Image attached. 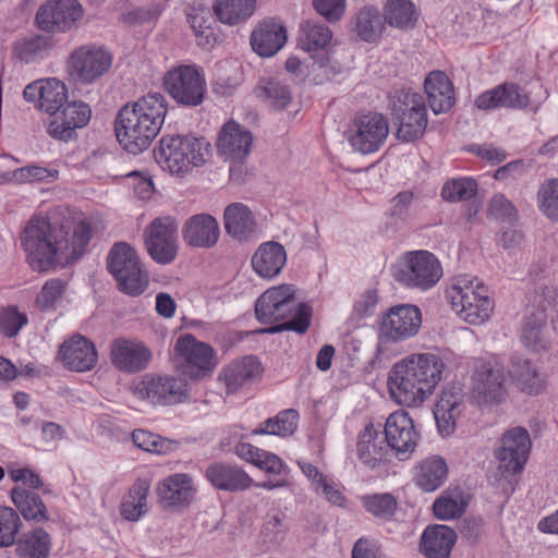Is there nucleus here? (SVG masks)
<instances>
[{
  "label": "nucleus",
  "instance_id": "8",
  "mask_svg": "<svg viewBox=\"0 0 558 558\" xmlns=\"http://www.w3.org/2000/svg\"><path fill=\"white\" fill-rule=\"evenodd\" d=\"M112 63L113 56L105 46L84 44L71 51L65 68L74 83L92 85L110 71Z\"/></svg>",
  "mask_w": 558,
  "mask_h": 558
},
{
  "label": "nucleus",
  "instance_id": "58",
  "mask_svg": "<svg viewBox=\"0 0 558 558\" xmlns=\"http://www.w3.org/2000/svg\"><path fill=\"white\" fill-rule=\"evenodd\" d=\"M477 192V182L470 177L450 179L441 189V196L447 202H462L472 198Z\"/></svg>",
  "mask_w": 558,
  "mask_h": 558
},
{
  "label": "nucleus",
  "instance_id": "33",
  "mask_svg": "<svg viewBox=\"0 0 558 558\" xmlns=\"http://www.w3.org/2000/svg\"><path fill=\"white\" fill-rule=\"evenodd\" d=\"M62 363L72 371L86 372L92 369L98 359L95 344L81 335H74L60 347Z\"/></svg>",
  "mask_w": 558,
  "mask_h": 558
},
{
  "label": "nucleus",
  "instance_id": "6",
  "mask_svg": "<svg viewBox=\"0 0 558 558\" xmlns=\"http://www.w3.org/2000/svg\"><path fill=\"white\" fill-rule=\"evenodd\" d=\"M210 143L192 135H163L154 149L158 166L177 178H183L210 157Z\"/></svg>",
  "mask_w": 558,
  "mask_h": 558
},
{
  "label": "nucleus",
  "instance_id": "24",
  "mask_svg": "<svg viewBox=\"0 0 558 558\" xmlns=\"http://www.w3.org/2000/svg\"><path fill=\"white\" fill-rule=\"evenodd\" d=\"M155 490L158 502L170 510L186 509L197 495V486L187 473H173L161 478Z\"/></svg>",
  "mask_w": 558,
  "mask_h": 558
},
{
  "label": "nucleus",
  "instance_id": "28",
  "mask_svg": "<svg viewBox=\"0 0 558 558\" xmlns=\"http://www.w3.org/2000/svg\"><path fill=\"white\" fill-rule=\"evenodd\" d=\"M356 452L360 461L368 469L384 472L392 459V452L385 445L380 432L372 424H367L360 433Z\"/></svg>",
  "mask_w": 558,
  "mask_h": 558
},
{
  "label": "nucleus",
  "instance_id": "48",
  "mask_svg": "<svg viewBox=\"0 0 558 558\" xmlns=\"http://www.w3.org/2000/svg\"><path fill=\"white\" fill-rule=\"evenodd\" d=\"M253 93L256 98L277 110L286 109L292 101L290 88L274 78H262Z\"/></svg>",
  "mask_w": 558,
  "mask_h": 558
},
{
  "label": "nucleus",
  "instance_id": "46",
  "mask_svg": "<svg viewBox=\"0 0 558 558\" xmlns=\"http://www.w3.org/2000/svg\"><path fill=\"white\" fill-rule=\"evenodd\" d=\"M447 473L445 460L440 457H430L418 465L415 483L424 492H435L445 483Z\"/></svg>",
  "mask_w": 558,
  "mask_h": 558
},
{
  "label": "nucleus",
  "instance_id": "61",
  "mask_svg": "<svg viewBox=\"0 0 558 558\" xmlns=\"http://www.w3.org/2000/svg\"><path fill=\"white\" fill-rule=\"evenodd\" d=\"M7 473L9 478L16 484L28 489H40L44 482L38 473L28 466H21L17 463H10L7 465Z\"/></svg>",
  "mask_w": 558,
  "mask_h": 558
},
{
  "label": "nucleus",
  "instance_id": "30",
  "mask_svg": "<svg viewBox=\"0 0 558 558\" xmlns=\"http://www.w3.org/2000/svg\"><path fill=\"white\" fill-rule=\"evenodd\" d=\"M332 40L333 34L327 25L306 21L300 27L298 46L313 59H316L319 53L326 54V58L318 60L319 66L326 68L333 46Z\"/></svg>",
  "mask_w": 558,
  "mask_h": 558
},
{
  "label": "nucleus",
  "instance_id": "9",
  "mask_svg": "<svg viewBox=\"0 0 558 558\" xmlns=\"http://www.w3.org/2000/svg\"><path fill=\"white\" fill-rule=\"evenodd\" d=\"M504 363L489 355L476 360L471 377L470 398L476 405L500 403L507 395Z\"/></svg>",
  "mask_w": 558,
  "mask_h": 558
},
{
  "label": "nucleus",
  "instance_id": "64",
  "mask_svg": "<svg viewBox=\"0 0 558 558\" xmlns=\"http://www.w3.org/2000/svg\"><path fill=\"white\" fill-rule=\"evenodd\" d=\"M313 7L316 12L327 22L339 21L345 12V0H313Z\"/></svg>",
  "mask_w": 558,
  "mask_h": 558
},
{
  "label": "nucleus",
  "instance_id": "45",
  "mask_svg": "<svg viewBox=\"0 0 558 558\" xmlns=\"http://www.w3.org/2000/svg\"><path fill=\"white\" fill-rule=\"evenodd\" d=\"M11 500L26 521L43 522L48 520L47 508L41 498L22 486H14L10 493Z\"/></svg>",
  "mask_w": 558,
  "mask_h": 558
},
{
  "label": "nucleus",
  "instance_id": "17",
  "mask_svg": "<svg viewBox=\"0 0 558 558\" xmlns=\"http://www.w3.org/2000/svg\"><path fill=\"white\" fill-rule=\"evenodd\" d=\"M92 119V108L82 100L66 101L45 121L47 134L60 142L69 143L77 137V131L86 128Z\"/></svg>",
  "mask_w": 558,
  "mask_h": 558
},
{
  "label": "nucleus",
  "instance_id": "52",
  "mask_svg": "<svg viewBox=\"0 0 558 558\" xmlns=\"http://www.w3.org/2000/svg\"><path fill=\"white\" fill-rule=\"evenodd\" d=\"M132 440L136 447L155 454H170L180 448L178 440L162 437L146 429L134 430Z\"/></svg>",
  "mask_w": 558,
  "mask_h": 558
},
{
  "label": "nucleus",
  "instance_id": "56",
  "mask_svg": "<svg viewBox=\"0 0 558 558\" xmlns=\"http://www.w3.org/2000/svg\"><path fill=\"white\" fill-rule=\"evenodd\" d=\"M299 414L295 410H284L265 422V426L252 432L254 435L270 434L280 437L292 435L298 427Z\"/></svg>",
  "mask_w": 558,
  "mask_h": 558
},
{
  "label": "nucleus",
  "instance_id": "38",
  "mask_svg": "<svg viewBox=\"0 0 558 558\" xmlns=\"http://www.w3.org/2000/svg\"><path fill=\"white\" fill-rule=\"evenodd\" d=\"M478 109L524 108L529 105V96L515 84H501L482 93L475 100Z\"/></svg>",
  "mask_w": 558,
  "mask_h": 558
},
{
  "label": "nucleus",
  "instance_id": "51",
  "mask_svg": "<svg viewBox=\"0 0 558 558\" xmlns=\"http://www.w3.org/2000/svg\"><path fill=\"white\" fill-rule=\"evenodd\" d=\"M547 331L544 315L527 317L522 325L520 340L525 348L538 352L545 350L549 343Z\"/></svg>",
  "mask_w": 558,
  "mask_h": 558
},
{
  "label": "nucleus",
  "instance_id": "5",
  "mask_svg": "<svg viewBox=\"0 0 558 558\" xmlns=\"http://www.w3.org/2000/svg\"><path fill=\"white\" fill-rule=\"evenodd\" d=\"M445 299L453 314L470 326L487 324L495 312V300L488 286L474 275L452 277L446 287Z\"/></svg>",
  "mask_w": 558,
  "mask_h": 558
},
{
  "label": "nucleus",
  "instance_id": "19",
  "mask_svg": "<svg viewBox=\"0 0 558 558\" xmlns=\"http://www.w3.org/2000/svg\"><path fill=\"white\" fill-rule=\"evenodd\" d=\"M532 441L529 432L523 427H512L504 433L500 446L495 451L498 470L502 475H514L524 469Z\"/></svg>",
  "mask_w": 558,
  "mask_h": 558
},
{
  "label": "nucleus",
  "instance_id": "26",
  "mask_svg": "<svg viewBox=\"0 0 558 558\" xmlns=\"http://www.w3.org/2000/svg\"><path fill=\"white\" fill-rule=\"evenodd\" d=\"M216 147L226 160L242 162L252 150L253 134L239 122L229 120L218 132Z\"/></svg>",
  "mask_w": 558,
  "mask_h": 558
},
{
  "label": "nucleus",
  "instance_id": "31",
  "mask_svg": "<svg viewBox=\"0 0 558 558\" xmlns=\"http://www.w3.org/2000/svg\"><path fill=\"white\" fill-rule=\"evenodd\" d=\"M287 264V251L275 241L262 243L251 257L254 274L264 280H274Z\"/></svg>",
  "mask_w": 558,
  "mask_h": 558
},
{
  "label": "nucleus",
  "instance_id": "57",
  "mask_svg": "<svg viewBox=\"0 0 558 558\" xmlns=\"http://www.w3.org/2000/svg\"><path fill=\"white\" fill-rule=\"evenodd\" d=\"M361 501L368 513L384 520L390 519L398 507L397 498L390 493L365 495Z\"/></svg>",
  "mask_w": 558,
  "mask_h": 558
},
{
  "label": "nucleus",
  "instance_id": "54",
  "mask_svg": "<svg viewBox=\"0 0 558 558\" xmlns=\"http://www.w3.org/2000/svg\"><path fill=\"white\" fill-rule=\"evenodd\" d=\"M466 500L459 490L446 492L433 504V513L438 520H452L462 515Z\"/></svg>",
  "mask_w": 558,
  "mask_h": 558
},
{
  "label": "nucleus",
  "instance_id": "50",
  "mask_svg": "<svg viewBox=\"0 0 558 558\" xmlns=\"http://www.w3.org/2000/svg\"><path fill=\"white\" fill-rule=\"evenodd\" d=\"M187 22L193 29L198 47L209 50L216 44V35L211 27V14L207 8H193L187 13Z\"/></svg>",
  "mask_w": 558,
  "mask_h": 558
},
{
  "label": "nucleus",
  "instance_id": "29",
  "mask_svg": "<svg viewBox=\"0 0 558 558\" xmlns=\"http://www.w3.org/2000/svg\"><path fill=\"white\" fill-rule=\"evenodd\" d=\"M508 373L515 388L526 396L537 397L547 390V374L535 362L513 356Z\"/></svg>",
  "mask_w": 558,
  "mask_h": 558
},
{
  "label": "nucleus",
  "instance_id": "21",
  "mask_svg": "<svg viewBox=\"0 0 558 558\" xmlns=\"http://www.w3.org/2000/svg\"><path fill=\"white\" fill-rule=\"evenodd\" d=\"M145 243L151 258L159 264L171 263L178 253V223L170 216L156 218L145 230Z\"/></svg>",
  "mask_w": 558,
  "mask_h": 558
},
{
  "label": "nucleus",
  "instance_id": "1",
  "mask_svg": "<svg viewBox=\"0 0 558 558\" xmlns=\"http://www.w3.org/2000/svg\"><path fill=\"white\" fill-rule=\"evenodd\" d=\"M90 236V227L83 216L66 218L62 223L34 216L26 222L20 241L32 269L46 271L80 256Z\"/></svg>",
  "mask_w": 558,
  "mask_h": 558
},
{
  "label": "nucleus",
  "instance_id": "3",
  "mask_svg": "<svg viewBox=\"0 0 558 558\" xmlns=\"http://www.w3.org/2000/svg\"><path fill=\"white\" fill-rule=\"evenodd\" d=\"M167 113V99L157 92L125 104L119 110L114 124L121 147L133 155L143 153L159 134Z\"/></svg>",
  "mask_w": 558,
  "mask_h": 558
},
{
  "label": "nucleus",
  "instance_id": "62",
  "mask_svg": "<svg viewBox=\"0 0 558 558\" xmlns=\"http://www.w3.org/2000/svg\"><path fill=\"white\" fill-rule=\"evenodd\" d=\"M65 291V283L60 279L48 280L37 295L36 304L41 310L54 308Z\"/></svg>",
  "mask_w": 558,
  "mask_h": 558
},
{
  "label": "nucleus",
  "instance_id": "63",
  "mask_svg": "<svg viewBox=\"0 0 558 558\" xmlns=\"http://www.w3.org/2000/svg\"><path fill=\"white\" fill-rule=\"evenodd\" d=\"M27 324V316L15 306L0 311V331L7 337H15Z\"/></svg>",
  "mask_w": 558,
  "mask_h": 558
},
{
  "label": "nucleus",
  "instance_id": "35",
  "mask_svg": "<svg viewBox=\"0 0 558 558\" xmlns=\"http://www.w3.org/2000/svg\"><path fill=\"white\" fill-rule=\"evenodd\" d=\"M287 29L281 22L265 20L251 34L252 49L263 58L275 56L287 43Z\"/></svg>",
  "mask_w": 558,
  "mask_h": 558
},
{
  "label": "nucleus",
  "instance_id": "53",
  "mask_svg": "<svg viewBox=\"0 0 558 558\" xmlns=\"http://www.w3.org/2000/svg\"><path fill=\"white\" fill-rule=\"evenodd\" d=\"M163 11L165 5L157 0L149 4L126 9L121 13L120 21L128 26H151L156 24Z\"/></svg>",
  "mask_w": 558,
  "mask_h": 558
},
{
  "label": "nucleus",
  "instance_id": "40",
  "mask_svg": "<svg viewBox=\"0 0 558 558\" xmlns=\"http://www.w3.org/2000/svg\"><path fill=\"white\" fill-rule=\"evenodd\" d=\"M150 481L138 477L122 496L120 502V515L130 522L140 521L148 511V495Z\"/></svg>",
  "mask_w": 558,
  "mask_h": 558
},
{
  "label": "nucleus",
  "instance_id": "47",
  "mask_svg": "<svg viewBox=\"0 0 558 558\" xmlns=\"http://www.w3.org/2000/svg\"><path fill=\"white\" fill-rule=\"evenodd\" d=\"M385 24L379 10L374 5H365L359 10L354 19L356 36L366 43H376L383 35Z\"/></svg>",
  "mask_w": 558,
  "mask_h": 558
},
{
  "label": "nucleus",
  "instance_id": "20",
  "mask_svg": "<svg viewBox=\"0 0 558 558\" xmlns=\"http://www.w3.org/2000/svg\"><path fill=\"white\" fill-rule=\"evenodd\" d=\"M387 447L402 459L409 458L415 450L420 432L408 411L399 409L388 415L384 425Z\"/></svg>",
  "mask_w": 558,
  "mask_h": 558
},
{
  "label": "nucleus",
  "instance_id": "60",
  "mask_svg": "<svg viewBox=\"0 0 558 558\" xmlns=\"http://www.w3.org/2000/svg\"><path fill=\"white\" fill-rule=\"evenodd\" d=\"M19 514L10 507H0V546L9 547L15 542L20 531Z\"/></svg>",
  "mask_w": 558,
  "mask_h": 558
},
{
  "label": "nucleus",
  "instance_id": "59",
  "mask_svg": "<svg viewBox=\"0 0 558 558\" xmlns=\"http://www.w3.org/2000/svg\"><path fill=\"white\" fill-rule=\"evenodd\" d=\"M537 206L548 219L558 220V179H550L539 186Z\"/></svg>",
  "mask_w": 558,
  "mask_h": 558
},
{
  "label": "nucleus",
  "instance_id": "41",
  "mask_svg": "<svg viewBox=\"0 0 558 558\" xmlns=\"http://www.w3.org/2000/svg\"><path fill=\"white\" fill-rule=\"evenodd\" d=\"M384 22L398 31L413 29L420 19V10L412 0H387L383 8Z\"/></svg>",
  "mask_w": 558,
  "mask_h": 558
},
{
  "label": "nucleus",
  "instance_id": "43",
  "mask_svg": "<svg viewBox=\"0 0 558 558\" xmlns=\"http://www.w3.org/2000/svg\"><path fill=\"white\" fill-rule=\"evenodd\" d=\"M208 481L223 490H240L251 486L252 478L235 465L215 463L206 470Z\"/></svg>",
  "mask_w": 558,
  "mask_h": 558
},
{
  "label": "nucleus",
  "instance_id": "34",
  "mask_svg": "<svg viewBox=\"0 0 558 558\" xmlns=\"http://www.w3.org/2000/svg\"><path fill=\"white\" fill-rule=\"evenodd\" d=\"M264 367L255 356L247 355L234 360L227 365L220 375L227 391L236 392L239 389L259 380L263 376Z\"/></svg>",
  "mask_w": 558,
  "mask_h": 558
},
{
  "label": "nucleus",
  "instance_id": "36",
  "mask_svg": "<svg viewBox=\"0 0 558 558\" xmlns=\"http://www.w3.org/2000/svg\"><path fill=\"white\" fill-rule=\"evenodd\" d=\"M458 535L444 524L427 525L420 539V551L425 558H450Z\"/></svg>",
  "mask_w": 558,
  "mask_h": 558
},
{
  "label": "nucleus",
  "instance_id": "44",
  "mask_svg": "<svg viewBox=\"0 0 558 558\" xmlns=\"http://www.w3.org/2000/svg\"><path fill=\"white\" fill-rule=\"evenodd\" d=\"M257 0H215L213 11L222 24L234 26L246 22L255 13Z\"/></svg>",
  "mask_w": 558,
  "mask_h": 558
},
{
  "label": "nucleus",
  "instance_id": "23",
  "mask_svg": "<svg viewBox=\"0 0 558 558\" xmlns=\"http://www.w3.org/2000/svg\"><path fill=\"white\" fill-rule=\"evenodd\" d=\"M23 98L51 117L65 105L69 90L66 84L60 78L46 77L27 84L23 90Z\"/></svg>",
  "mask_w": 558,
  "mask_h": 558
},
{
  "label": "nucleus",
  "instance_id": "42",
  "mask_svg": "<svg viewBox=\"0 0 558 558\" xmlns=\"http://www.w3.org/2000/svg\"><path fill=\"white\" fill-rule=\"evenodd\" d=\"M223 221L227 233L240 241L248 239L256 229L254 215L242 203H233L227 206Z\"/></svg>",
  "mask_w": 558,
  "mask_h": 558
},
{
  "label": "nucleus",
  "instance_id": "16",
  "mask_svg": "<svg viewBox=\"0 0 558 558\" xmlns=\"http://www.w3.org/2000/svg\"><path fill=\"white\" fill-rule=\"evenodd\" d=\"M422 326V312L413 304H399L381 316L379 343H399L416 336Z\"/></svg>",
  "mask_w": 558,
  "mask_h": 558
},
{
  "label": "nucleus",
  "instance_id": "55",
  "mask_svg": "<svg viewBox=\"0 0 558 558\" xmlns=\"http://www.w3.org/2000/svg\"><path fill=\"white\" fill-rule=\"evenodd\" d=\"M60 171L56 165H27L15 169V184L53 183L59 179Z\"/></svg>",
  "mask_w": 558,
  "mask_h": 558
},
{
  "label": "nucleus",
  "instance_id": "49",
  "mask_svg": "<svg viewBox=\"0 0 558 558\" xmlns=\"http://www.w3.org/2000/svg\"><path fill=\"white\" fill-rule=\"evenodd\" d=\"M50 548V535L40 527L25 533L16 543L19 558H48Z\"/></svg>",
  "mask_w": 558,
  "mask_h": 558
},
{
  "label": "nucleus",
  "instance_id": "4",
  "mask_svg": "<svg viewBox=\"0 0 558 558\" xmlns=\"http://www.w3.org/2000/svg\"><path fill=\"white\" fill-rule=\"evenodd\" d=\"M312 306L296 299L293 284L281 283L267 289L255 303L256 318L263 324L279 326L267 329L268 332L293 330L304 333L312 319Z\"/></svg>",
  "mask_w": 558,
  "mask_h": 558
},
{
  "label": "nucleus",
  "instance_id": "2",
  "mask_svg": "<svg viewBox=\"0 0 558 558\" xmlns=\"http://www.w3.org/2000/svg\"><path fill=\"white\" fill-rule=\"evenodd\" d=\"M446 364L436 353H411L391 366L387 374L390 400L405 409H420L435 393Z\"/></svg>",
  "mask_w": 558,
  "mask_h": 558
},
{
  "label": "nucleus",
  "instance_id": "32",
  "mask_svg": "<svg viewBox=\"0 0 558 558\" xmlns=\"http://www.w3.org/2000/svg\"><path fill=\"white\" fill-rule=\"evenodd\" d=\"M220 235V227L209 214L191 216L182 228L184 242L193 247L210 248L216 245Z\"/></svg>",
  "mask_w": 558,
  "mask_h": 558
},
{
  "label": "nucleus",
  "instance_id": "7",
  "mask_svg": "<svg viewBox=\"0 0 558 558\" xmlns=\"http://www.w3.org/2000/svg\"><path fill=\"white\" fill-rule=\"evenodd\" d=\"M391 272L400 284L421 292L435 288L444 276L441 262L427 250L402 253L391 265Z\"/></svg>",
  "mask_w": 558,
  "mask_h": 558
},
{
  "label": "nucleus",
  "instance_id": "18",
  "mask_svg": "<svg viewBox=\"0 0 558 558\" xmlns=\"http://www.w3.org/2000/svg\"><path fill=\"white\" fill-rule=\"evenodd\" d=\"M133 392L154 405H172L187 398L185 380L172 376L145 375L134 383Z\"/></svg>",
  "mask_w": 558,
  "mask_h": 558
},
{
  "label": "nucleus",
  "instance_id": "14",
  "mask_svg": "<svg viewBox=\"0 0 558 558\" xmlns=\"http://www.w3.org/2000/svg\"><path fill=\"white\" fill-rule=\"evenodd\" d=\"M389 135L387 118L378 112L359 114L352 121L347 140L351 148L362 155L378 151Z\"/></svg>",
  "mask_w": 558,
  "mask_h": 558
},
{
  "label": "nucleus",
  "instance_id": "22",
  "mask_svg": "<svg viewBox=\"0 0 558 558\" xmlns=\"http://www.w3.org/2000/svg\"><path fill=\"white\" fill-rule=\"evenodd\" d=\"M235 453L239 458L257 466L266 474L275 476V478L257 484V487L270 490L287 485L289 468L277 454L254 447L248 442L238 444Z\"/></svg>",
  "mask_w": 558,
  "mask_h": 558
},
{
  "label": "nucleus",
  "instance_id": "37",
  "mask_svg": "<svg viewBox=\"0 0 558 558\" xmlns=\"http://www.w3.org/2000/svg\"><path fill=\"white\" fill-rule=\"evenodd\" d=\"M54 47L56 40L51 35L33 34L14 41L12 56L24 64L39 63L50 56Z\"/></svg>",
  "mask_w": 558,
  "mask_h": 558
},
{
  "label": "nucleus",
  "instance_id": "25",
  "mask_svg": "<svg viewBox=\"0 0 558 558\" xmlns=\"http://www.w3.org/2000/svg\"><path fill=\"white\" fill-rule=\"evenodd\" d=\"M174 351L185 362L192 376H205L217 365L214 349L191 333H184L177 339Z\"/></svg>",
  "mask_w": 558,
  "mask_h": 558
},
{
  "label": "nucleus",
  "instance_id": "39",
  "mask_svg": "<svg viewBox=\"0 0 558 558\" xmlns=\"http://www.w3.org/2000/svg\"><path fill=\"white\" fill-rule=\"evenodd\" d=\"M424 89L435 114L447 112L454 105V88L442 71H432L424 81Z\"/></svg>",
  "mask_w": 558,
  "mask_h": 558
},
{
  "label": "nucleus",
  "instance_id": "11",
  "mask_svg": "<svg viewBox=\"0 0 558 558\" xmlns=\"http://www.w3.org/2000/svg\"><path fill=\"white\" fill-rule=\"evenodd\" d=\"M108 270L117 279L120 290L129 295H140L148 286V274L136 251L128 243L112 246L108 255Z\"/></svg>",
  "mask_w": 558,
  "mask_h": 558
},
{
  "label": "nucleus",
  "instance_id": "13",
  "mask_svg": "<svg viewBox=\"0 0 558 558\" xmlns=\"http://www.w3.org/2000/svg\"><path fill=\"white\" fill-rule=\"evenodd\" d=\"M162 86L179 105L199 106L206 95V78L196 64H177L171 66L162 77Z\"/></svg>",
  "mask_w": 558,
  "mask_h": 558
},
{
  "label": "nucleus",
  "instance_id": "27",
  "mask_svg": "<svg viewBox=\"0 0 558 558\" xmlns=\"http://www.w3.org/2000/svg\"><path fill=\"white\" fill-rule=\"evenodd\" d=\"M151 357L149 348L138 340L119 338L110 345L111 363L123 373L133 374L147 368Z\"/></svg>",
  "mask_w": 558,
  "mask_h": 558
},
{
  "label": "nucleus",
  "instance_id": "12",
  "mask_svg": "<svg viewBox=\"0 0 558 558\" xmlns=\"http://www.w3.org/2000/svg\"><path fill=\"white\" fill-rule=\"evenodd\" d=\"M391 114L398 121L397 137L402 142L421 138L427 128V109L423 97L410 90L396 92L391 98Z\"/></svg>",
  "mask_w": 558,
  "mask_h": 558
},
{
  "label": "nucleus",
  "instance_id": "10",
  "mask_svg": "<svg viewBox=\"0 0 558 558\" xmlns=\"http://www.w3.org/2000/svg\"><path fill=\"white\" fill-rule=\"evenodd\" d=\"M480 408L465 393L460 385H451L446 387L434 409V418L436 428L440 437H451L457 427L469 421L475 410Z\"/></svg>",
  "mask_w": 558,
  "mask_h": 558
},
{
  "label": "nucleus",
  "instance_id": "15",
  "mask_svg": "<svg viewBox=\"0 0 558 558\" xmlns=\"http://www.w3.org/2000/svg\"><path fill=\"white\" fill-rule=\"evenodd\" d=\"M84 14L78 0H47L35 14V25L45 33L65 34L80 25Z\"/></svg>",
  "mask_w": 558,
  "mask_h": 558
}]
</instances>
